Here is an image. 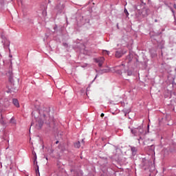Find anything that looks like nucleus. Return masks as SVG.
Wrapping results in <instances>:
<instances>
[{"mask_svg": "<svg viewBox=\"0 0 176 176\" xmlns=\"http://www.w3.org/2000/svg\"><path fill=\"white\" fill-rule=\"evenodd\" d=\"M131 133L135 136L138 135L140 137V140H141L142 139L141 135H143L144 134V129L142 126H140L138 128H133L131 130Z\"/></svg>", "mask_w": 176, "mask_h": 176, "instance_id": "f257e3e1", "label": "nucleus"}, {"mask_svg": "<svg viewBox=\"0 0 176 176\" xmlns=\"http://www.w3.org/2000/svg\"><path fill=\"white\" fill-rule=\"evenodd\" d=\"M139 14L142 17H147L150 14V10L148 8H143L139 11Z\"/></svg>", "mask_w": 176, "mask_h": 176, "instance_id": "f03ea898", "label": "nucleus"}, {"mask_svg": "<svg viewBox=\"0 0 176 176\" xmlns=\"http://www.w3.org/2000/svg\"><path fill=\"white\" fill-rule=\"evenodd\" d=\"M65 8V5L64 3H60L56 6V10L59 14H61L63 10Z\"/></svg>", "mask_w": 176, "mask_h": 176, "instance_id": "7ed1b4c3", "label": "nucleus"}, {"mask_svg": "<svg viewBox=\"0 0 176 176\" xmlns=\"http://www.w3.org/2000/svg\"><path fill=\"white\" fill-rule=\"evenodd\" d=\"M2 43L3 44L4 48L10 47V42L6 38L5 36L1 35Z\"/></svg>", "mask_w": 176, "mask_h": 176, "instance_id": "20e7f679", "label": "nucleus"}, {"mask_svg": "<svg viewBox=\"0 0 176 176\" xmlns=\"http://www.w3.org/2000/svg\"><path fill=\"white\" fill-rule=\"evenodd\" d=\"M104 60H105V59H104V57H99V58H97L94 59V61L96 63H98V66L100 67H102Z\"/></svg>", "mask_w": 176, "mask_h": 176, "instance_id": "39448f33", "label": "nucleus"}, {"mask_svg": "<svg viewBox=\"0 0 176 176\" xmlns=\"http://www.w3.org/2000/svg\"><path fill=\"white\" fill-rule=\"evenodd\" d=\"M43 111V116L46 117V116L49 114V113L50 111V108H44L43 110H41L40 111V113H42Z\"/></svg>", "mask_w": 176, "mask_h": 176, "instance_id": "423d86ee", "label": "nucleus"}, {"mask_svg": "<svg viewBox=\"0 0 176 176\" xmlns=\"http://www.w3.org/2000/svg\"><path fill=\"white\" fill-rule=\"evenodd\" d=\"M36 160H37V157H36V154L35 153V155H34V164L37 166V170H36V173H37V172H39V168H38V162Z\"/></svg>", "mask_w": 176, "mask_h": 176, "instance_id": "0eeeda50", "label": "nucleus"}, {"mask_svg": "<svg viewBox=\"0 0 176 176\" xmlns=\"http://www.w3.org/2000/svg\"><path fill=\"white\" fill-rule=\"evenodd\" d=\"M122 52L117 51L116 52V58H120V57H122Z\"/></svg>", "mask_w": 176, "mask_h": 176, "instance_id": "6e6552de", "label": "nucleus"}, {"mask_svg": "<svg viewBox=\"0 0 176 176\" xmlns=\"http://www.w3.org/2000/svg\"><path fill=\"white\" fill-rule=\"evenodd\" d=\"M12 102L16 107H19V101L16 99H13Z\"/></svg>", "mask_w": 176, "mask_h": 176, "instance_id": "1a4fd4ad", "label": "nucleus"}, {"mask_svg": "<svg viewBox=\"0 0 176 176\" xmlns=\"http://www.w3.org/2000/svg\"><path fill=\"white\" fill-rule=\"evenodd\" d=\"M74 147L76 148H80V142H77L74 144Z\"/></svg>", "mask_w": 176, "mask_h": 176, "instance_id": "9d476101", "label": "nucleus"}, {"mask_svg": "<svg viewBox=\"0 0 176 176\" xmlns=\"http://www.w3.org/2000/svg\"><path fill=\"white\" fill-rule=\"evenodd\" d=\"M43 124V122L42 120L38 122V127H39V129H41V127H42Z\"/></svg>", "mask_w": 176, "mask_h": 176, "instance_id": "9b49d317", "label": "nucleus"}, {"mask_svg": "<svg viewBox=\"0 0 176 176\" xmlns=\"http://www.w3.org/2000/svg\"><path fill=\"white\" fill-rule=\"evenodd\" d=\"M124 12L126 14V17H128L129 14L126 8L124 9Z\"/></svg>", "mask_w": 176, "mask_h": 176, "instance_id": "f8f14e48", "label": "nucleus"}, {"mask_svg": "<svg viewBox=\"0 0 176 176\" xmlns=\"http://www.w3.org/2000/svg\"><path fill=\"white\" fill-rule=\"evenodd\" d=\"M10 123H12V124H16L15 120H14V118H12V119L10 120Z\"/></svg>", "mask_w": 176, "mask_h": 176, "instance_id": "ddd939ff", "label": "nucleus"}, {"mask_svg": "<svg viewBox=\"0 0 176 176\" xmlns=\"http://www.w3.org/2000/svg\"><path fill=\"white\" fill-rule=\"evenodd\" d=\"M132 72H131V70H129L128 72H127V75L131 76L132 75Z\"/></svg>", "mask_w": 176, "mask_h": 176, "instance_id": "4468645a", "label": "nucleus"}, {"mask_svg": "<svg viewBox=\"0 0 176 176\" xmlns=\"http://www.w3.org/2000/svg\"><path fill=\"white\" fill-rule=\"evenodd\" d=\"M81 144H82L83 146H85V142L84 140H82Z\"/></svg>", "mask_w": 176, "mask_h": 176, "instance_id": "2eb2a0df", "label": "nucleus"}, {"mask_svg": "<svg viewBox=\"0 0 176 176\" xmlns=\"http://www.w3.org/2000/svg\"><path fill=\"white\" fill-rule=\"evenodd\" d=\"M100 116L103 118L104 116V113H101Z\"/></svg>", "mask_w": 176, "mask_h": 176, "instance_id": "dca6fc26", "label": "nucleus"}, {"mask_svg": "<svg viewBox=\"0 0 176 176\" xmlns=\"http://www.w3.org/2000/svg\"><path fill=\"white\" fill-rule=\"evenodd\" d=\"M157 22H158L157 19H155V23H157Z\"/></svg>", "mask_w": 176, "mask_h": 176, "instance_id": "f3484780", "label": "nucleus"}, {"mask_svg": "<svg viewBox=\"0 0 176 176\" xmlns=\"http://www.w3.org/2000/svg\"><path fill=\"white\" fill-rule=\"evenodd\" d=\"M174 17H175V21L176 22V19H175V14H174Z\"/></svg>", "mask_w": 176, "mask_h": 176, "instance_id": "a211bd4d", "label": "nucleus"}, {"mask_svg": "<svg viewBox=\"0 0 176 176\" xmlns=\"http://www.w3.org/2000/svg\"><path fill=\"white\" fill-rule=\"evenodd\" d=\"M58 143H59V141H56V143H55V144H58Z\"/></svg>", "mask_w": 176, "mask_h": 176, "instance_id": "6ab92c4d", "label": "nucleus"}, {"mask_svg": "<svg viewBox=\"0 0 176 176\" xmlns=\"http://www.w3.org/2000/svg\"><path fill=\"white\" fill-rule=\"evenodd\" d=\"M144 169H145V170L148 169V167H146Z\"/></svg>", "mask_w": 176, "mask_h": 176, "instance_id": "aec40b11", "label": "nucleus"}, {"mask_svg": "<svg viewBox=\"0 0 176 176\" xmlns=\"http://www.w3.org/2000/svg\"><path fill=\"white\" fill-rule=\"evenodd\" d=\"M106 52L107 53V54H109V51H106Z\"/></svg>", "mask_w": 176, "mask_h": 176, "instance_id": "412c9836", "label": "nucleus"}, {"mask_svg": "<svg viewBox=\"0 0 176 176\" xmlns=\"http://www.w3.org/2000/svg\"><path fill=\"white\" fill-rule=\"evenodd\" d=\"M10 74V78H12V75H11V74L10 73H9Z\"/></svg>", "mask_w": 176, "mask_h": 176, "instance_id": "4be33fe9", "label": "nucleus"}, {"mask_svg": "<svg viewBox=\"0 0 176 176\" xmlns=\"http://www.w3.org/2000/svg\"><path fill=\"white\" fill-rule=\"evenodd\" d=\"M146 162L147 164H148V160H146Z\"/></svg>", "mask_w": 176, "mask_h": 176, "instance_id": "5701e85b", "label": "nucleus"}]
</instances>
